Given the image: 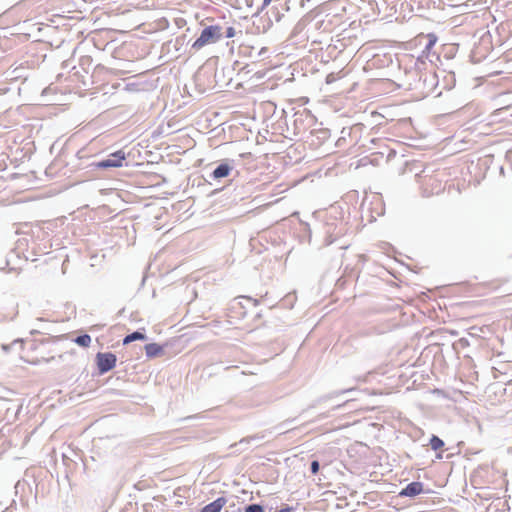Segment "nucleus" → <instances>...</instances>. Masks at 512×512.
<instances>
[{"label":"nucleus","mask_w":512,"mask_h":512,"mask_svg":"<svg viewBox=\"0 0 512 512\" xmlns=\"http://www.w3.org/2000/svg\"><path fill=\"white\" fill-rule=\"evenodd\" d=\"M419 82L423 84L422 95L428 96L431 94L437 86L438 79L435 73H425L419 78Z\"/></svg>","instance_id":"4"},{"label":"nucleus","mask_w":512,"mask_h":512,"mask_svg":"<svg viewBox=\"0 0 512 512\" xmlns=\"http://www.w3.org/2000/svg\"><path fill=\"white\" fill-rule=\"evenodd\" d=\"M428 42L425 45L424 52H429L436 44L438 37L434 33L427 35Z\"/></svg>","instance_id":"12"},{"label":"nucleus","mask_w":512,"mask_h":512,"mask_svg":"<svg viewBox=\"0 0 512 512\" xmlns=\"http://www.w3.org/2000/svg\"><path fill=\"white\" fill-rule=\"evenodd\" d=\"M27 242V239L26 238H21L18 240V247L17 248H20L22 245L26 244Z\"/></svg>","instance_id":"21"},{"label":"nucleus","mask_w":512,"mask_h":512,"mask_svg":"<svg viewBox=\"0 0 512 512\" xmlns=\"http://www.w3.org/2000/svg\"><path fill=\"white\" fill-rule=\"evenodd\" d=\"M245 512H265L263 506L259 504H249L245 507Z\"/></svg>","instance_id":"13"},{"label":"nucleus","mask_w":512,"mask_h":512,"mask_svg":"<svg viewBox=\"0 0 512 512\" xmlns=\"http://www.w3.org/2000/svg\"><path fill=\"white\" fill-rule=\"evenodd\" d=\"M423 491V483L414 481L409 483L405 488H403L399 496L401 497H415L419 495Z\"/></svg>","instance_id":"6"},{"label":"nucleus","mask_w":512,"mask_h":512,"mask_svg":"<svg viewBox=\"0 0 512 512\" xmlns=\"http://www.w3.org/2000/svg\"><path fill=\"white\" fill-rule=\"evenodd\" d=\"M294 511L293 507L286 506L284 508H281L280 510H276L275 512H292Z\"/></svg>","instance_id":"20"},{"label":"nucleus","mask_w":512,"mask_h":512,"mask_svg":"<svg viewBox=\"0 0 512 512\" xmlns=\"http://www.w3.org/2000/svg\"><path fill=\"white\" fill-rule=\"evenodd\" d=\"M257 439H260V437H258V436H248V437H245V438L241 439L238 444L239 445L249 444L252 441L257 440Z\"/></svg>","instance_id":"16"},{"label":"nucleus","mask_w":512,"mask_h":512,"mask_svg":"<svg viewBox=\"0 0 512 512\" xmlns=\"http://www.w3.org/2000/svg\"><path fill=\"white\" fill-rule=\"evenodd\" d=\"M227 499L225 497H219L213 502L205 505L200 512H220L226 505Z\"/></svg>","instance_id":"7"},{"label":"nucleus","mask_w":512,"mask_h":512,"mask_svg":"<svg viewBox=\"0 0 512 512\" xmlns=\"http://www.w3.org/2000/svg\"><path fill=\"white\" fill-rule=\"evenodd\" d=\"M116 355L111 352H99L96 355V363L99 374L103 375L112 370L116 365Z\"/></svg>","instance_id":"3"},{"label":"nucleus","mask_w":512,"mask_h":512,"mask_svg":"<svg viewBox=\"0 0 512 512\" xmlns=\"http://www.w3.org/2000/svg\"><path fill=\"white\" fill-rule=\"evenodd\" d=\"M223 38L222 27L219 25H210L205 27L200 36L192 44V49L200 50L208 44L216 43Z\"/></svg>","instance_id":"1"},{"label":"nucleus","mask_w":512,"mask_h":512,"mask_svg":"<svg viewBox=\"0 0 512 512\" xmlns=\"http://www.w3.org/2000/svg\"><path fill=\"white\" fill-rule=\"evenodd\" d=\"M236 35V30L234 27H227L225 30V33H223V37L225 38H232Z\"/></svg>","instance_id":"15"},{"label":"nucleus","mask_w":512,"mask_h":512,"mask_svg":"<svg viewBox=\"0 0 512 512\" xmlns=\"http://www.w3.org/2000/svg\"><path fill=\"white\" fill-rule=\"evenodd\" d=\"M264 52H266V48H262L261 51L259 52V55H261Z\"/></svg>","instance_id":"26"},{"label":"nucleus","mask_w":512,"mask_h":512,"mask_svg":"<svg viewBox=\"0 0 512 512\" xmlns=\"http://www.w3.org/2000/svg\"><path fill=\"white\" fill-rule=\"evenodd\" d=\"M145 352L148 358H154L163 353V347L157 343H149L145 345Z\"/></svg>","instance_id":"8"},{"label":"nucleus","mask_w":512,"mask_h":512,"mask_svg":"<svg viewBox=\"0 0 512 512\" xmlns=\"http://www.w3.org/2000/svg\"><path fill=\"white\" fill-rule=\"evenodd\" d=\"M429 445L432 450L437 451L444 446V441L436 435H432L429 441Z\"/></svg>","instance_id":"11"},{"label":"nucleus","mask_w":512,"mask_h":512,"mask_svg":"<svg viewBox=\"0 0 512 512\" xmlns=\"http://www.w3.org/2000/svg\"><path fill=\"white\" fill-rule=\"evenodd\" d=\"M272 0H263L262 2V8L268 6L271 3Z\"/></svg>","instance_id":"23"},{"label":"nucleus","mask_w":512,"mask_h":512,"mask_svg":"<svg viewBox=\"0 0 512 512\" xmlns=\"http://www.w3.org/2000/svg\"><path fill=\"white\" fill-rule=\"evenodd\" d=\"M20 344L22 346L23 341L21 339L14 340L11 344H2L1 348L5 353H8L13 345Z\"/></svg>","instance_id":"14"},{"label":"nucleus","mask_w":512,"mask_h":512,"mask_svg":"<svg viewBox=\"0 0 512 512\" xmlns=\"http://www.w3.org/2000/svg\"><path fill=\"white\" fill-rule=\"evenodd\" d=\"M327 233H328V234H330V233H331V226H328Z\"/></svg>","instance_id":"27"},{"label":"nucleus","mask_w":512,"mask_h":512,"mask_svg":"<svg viewBox=\"0 0 512 512\" xmlns=\"http://www.w3.org/2000/svg\"><path fill=\"white\" fill-rule=\"evenodd\" d=\"M246 299L249 300V301H252V299L250 297H247ZM257 304H258V301L257 300H253V305L256 306Z\"/></svg>","instance_id":"24"},{"label":"nucleus","mask_w":512,"mask_h":512,"mask_svg":"<svg viewBox=\"0 0 512 512\" xmlns=\"http://www.w3.org/2000/svg\"><path fill=\"white\" fill-rule=\"evenodd\" d=\"M74 342L81 347H88L91 343V337L88 334H82L74 339Z\"/></svg>","instance_id":"10"},{"label":"nucleus","mask_w":512,"mask_h":512,"mask_svg":"<svg viewBox=\"0 0 512 512\" xmlns=\"http://www.w3.org/2000/svg\"><path fill=\"white\" fill-rule=\"evenodd\" d=\"M319 468H320L319 462L317 460H313L310 465L311 473L314 475L317 474L319 471Z\"/></svg>","instance_id":"17"},{"label":"nucleus","mask_w":512,"mask_h":512,"mask_svg":"<svg viewBox=\"0 0 512 512\" xmlns=\"http://www.w3.org/2000/svg\"><path fill=\"white\" fill-rule=\"evenodd\" d=\"M126 160V154L122 150H118L111 153L108 158L93 162L91 166L97 169H110L118 168L123 166V162Z\"/></svg>","instance_id":"2"},{"label":"nucleus","mask_w":512,"mask_h":512,"mask_svg":"<svg viewBox=\"0 0 512 512\" xmlns=\"http://www.w3.org/2000/svg\"><path fill=\"white\" fill-rule=\"evenodd\" d=\"M334 242V239L331 238V235H329L327 238H326V244L327 245H330Z\"/></svg>","instance_id":"22"},{"label":"nucleus","mask_w":512,"mask_h":512,"mask_svg":"<svg viewBox=\"0 0 512 512\" xmlns=\"http://www.w3.org/2000/svg\"><path fill=\"white\" fill-rule=\"evenodd\" d=\"M233 169L234 166L231 163H229L228 161H224L213 170L210 177L214 180H219L228 177Z\"/></svg>","instance_id":"5"},{"label":"nucleus","mask_w":512,"mask_h":512,"mask_svg":"<svg viewBox=\"0 0 512 512\" xmlns=\"http://www.w3.org/2000/svg\"><path fill=\"white\" fill-rule=\"evenodd\" d=\"M332 81L331 75L327 76V83H330Z\"/></svg>","instance_id":"25"},{"label":"nucleus","mask_w":512,"mask_h":512,"mask_svg":"<svg viewBox=\"0 0 512 512\" xmlns=\"http://www.w3.org/2000/svg\"><path fill=\"white\" fill-rule=\"evenodd\" d=\"M145 339H146V335L144 333H142L140 331H134L133 333L125 336V338L123 339V344L126 345V344H129L136 340H145Z\"/></svg>","instance_id":"9"},{"label":"nucleus","mask_w":512,"mask_h":512,"mask_svg":"<svg viewBox=\"0 0 512 512\" xmlns=\"http://www.w3.org/2000/svg\"><path fill=\"white\" fill-rule=\"evenodd\" d=\"M349 391H351V389L336 391V392L331 393L327 398H330V397H333V396H338L340 394H343V393H346V392H349ZM325 398L326 397H323L322 399H325Z\"/></svg>","instance_id":"19"},{"label":"nucleus","mask_w":512,"mask_h":512,"mask_svg":"<svg viewBox=\"0 0 512 512\" xmlns=\"http://www.w3.org/2000/svg\"><path fill=\"white\" fill-rule=\"evenodd\" d=\"M509 109V107H503V108H500V109H497L495 112H494V115L496 117H500L501 119H504L502 117V114H504L505 112H507Z\"/></svg>","instance_id":"18"}]
</instances>
